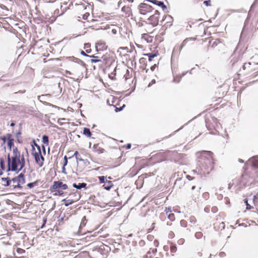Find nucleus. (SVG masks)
Instances as JSON below:
<instances>
[{
    "instance_id": "obj_1",
    "label": "nucleus",
    "mask_w": 258,
    "mask_h": 258,
    "mask_svg": "<svg viewBox=\"0 0 258 258\" xmlns=\"http://www.w3.org/2000/svg\"><path fill=\"white\" fill-rule=\"evenodd\" d=\"M8 170L19 172L24 168L26 164L23 153H21L17 147L13 148L8 155Z\"/></svg>"
},
{
    "instance_id": "obj_2",
    "label": "nucleus",
    "mask_w": 258,
    "mask_h": 258,
    "mask_svg": "<svg viewBox=\"0 0 258 258\" xmlns=\"http://www.w3.org/2000/svg\"><path fill=\"white\" fill-rule=\"evenodd\" d=\"M200 168L203 174H209L214 169L213 153L211 151H202L200 153Z\"/></svg>"
},
{
    "instance_id": "obj_3",
    "label": "nucleus",
    "mask_w": 258,
    "mask_h": 258,
    "mask_svg": "<svg viewBox=\"0 0 258 258\" xmlns=\"http://www.w3.org/2000/svg\"><path fill=\"white\" fill-rule=\"evenodd\" d=\"M161 22L163 24L162 27L159 33L155 36V38L159 42L163 41V39L161 37L165 34L166 29L172 26L173 18L170 15H167L165 16Z\"/></svg>"
},
{
    "instance_id": "obj_4",
    "label": "nucleus",
    "mask_w": 258,
    "mask_h": 258,
    "mask_svg": "<svg viewBox=\"0 0 258 258\" xmlns=\"http://www.w3.org/2000/svg\"><path fill=\"white\" fill-rule=\"evenodd\" d=\"M68 188L67 184L63 183L61 181H54L50 187V191L55 196H61L64 194L63 191Z\"/></svg>"
},
{
    "instance_id": "obj_5",
    "label": "nucleus",
    "mask_w": 258,
    "mask_h": 258,
    "mask_svg": "<svg viewBox=\"0 0 258 258\" xmlns=\"http://www.w3.org/2000/svg\"><path fill=\"white\" fill-rule=\"evenodd\" d=\"M221 41L219 39H213L212 37H208L202 40V44L203 45V49L205 51L209 50V47L215 48Z\"/></svg>"
},
{
    "instance_id": "obj_6",
    "label": "nucleus",
    "mask_w": 258,
    "mask_h": 258,
    "mask_svg": "<svg viewBox=\"0 0 258 258\" xmlns=\"http://www.w3.org/2000/svg\"><path fill=\"white\" fill-rule=\"evenodd\" d=\"M32 155L34 157L35 161L39 167H41L44 165V158L42 155L40 146H38V150H35L32 145Z\"/></svg>"
},
{
    "instance_id": "obj_7",
    "label": "nucleus",
    "mask_w": 258,
    "mask_h": 258,
    "mask_svg": "<svg viewBox=\"0 0 258 258\" xmlns=\"http://www.w3.org/2000/svg\"><path fill=\"white\" fill-rule=\"evenodd\" d=\"M24 176L21 173L12 179L10 180V186L14 189L21 188L22 185L24 183Z\"/></svg>"
},
{
    "instance_id": "obj_8",
    "label": "nucleus",
    "mask_w": 258,
    "mask_h": 258,
    "mask_svg": "<svg viewBox=\"0 0 258 258\" xmlns=\"http://www.w3.org/2000/svg\"><path fill=\"white\" fill-rule=\"evenodd\" d=\"M206 126L209 130H217L220 124L219 122L218 119L214 116H210L206 119Z\"/></svg>"
},
{
    "instance_id": "obj_9",
    "label": "nucleus",
    "mask_w": 258,
    "mask_h": 258,
    "mask_svg": "<svg viewBox=\"0 0 258 258\" xmlns=\"http://www.w3.org/2000/svg\"><path fill=\"white\" fill-rule=\"evenodd\" d=\"M159 18L160 12L158 10H156L154 14L147 19V23L151 25L153 27H156L159 24Z\"/></svg>"
},
{
    "instance_id": "obj_10",
    "label": "nucleus",
    "mask_w": 258,
    "mask_h": 258,
    "mask_svg": "<svg viewBox=\"0 0 258 258\" xmlns=\"http://www.w3.org/2000/svg\"><path fill=\"white\" fill-rule=\"evenodd\" d=\"M138 9L140 14L143 15H146L153 10V8L150 5L146 3H141Z\"/></svg>"
},
{
    "instance_id": "obj_11",
    "label": "nucleus",
    "mask_w": 258,
    "mask_h": 258,
    "mask_svg": "<svg viewBox=\"0 0 258 258\" xmlns=\"http://www.w3.org/2000/svg\"><path fill=\"white\" fill-rule=\"evenodd\" d=\"M243 70L245 71L246 75H250V77H255L257 75V72H254L255 71L254 66L251 63H245L243 66Z\"/></svg>"
},
{
    "instance_id": "obj_12",
    "label": "nucleus",
    "mask_w": 258,
    "mask_h": 258,
    "mask_svg": "<svg viewBox=\"0 0 258 258\" xmlns=\"http://www.w3.org/2000/svg\"><path fill=\"white\" fill-rule=\"evenodd\" d=\"M167 217L170 221H174L175 220V216L173 213V209L171 207H165L164 212L161 214L162 218Z\"/></svg>"
},
{
    "instance_id": "obj_13",
    "label": "nucleus",
    "mask_w": 258,
    "mask_h": 258,
    "mask_svg": "<svg viewBox=\"0 0 258 258\" xmlns=\"http://www.w3.org/2000/svg\"><path fill=\"white\" fill-rule=\"evenodd\" d=\"M119 101V100L117 98L114 96H111L110 98L108 99L107 103L109 105L113 106L115 108V110L116 112H118L121 111L123 107L125 106V105L123 104L122 106L118 107L117 103Z\"/></svg>"
},
{
    "instance_id": "obj_14",
    "label": "nucleus",
    "mask_w": 258,
    "mask_h": 258,
    "mask_svg": "<svg viewBox=\"0 0 258 258\" xmlns=\"http://www.w3.org/2000/svg\"><path fill=\"white\" fill-rule=\"evenodd\" d=\"M132 5H124L121 8L122 16L125 18H128L133 16Z\"/></svg>"
},
{
    "instance_id": "obj_15",
    "label": "nucleus",
    "mask_w": 258,
    "mask_h": 258,
    "mask_svg": "<svg viewBox=\"0 0 258 258\" xmlns=\"http://www.w3.org/2000/svg\"><path fill=\"white\" fill-rule=\"evenodd\" d=\"M196 188V186L195 185L192 186L191 187V191L189 194L190 197L194 201H196L200 195L201 187H198L197 188V189L195 190Z\"/></svg>"
},
{
    "instance_id": "obj_16",
    "label": "nucleus",
    "mask_w": 258,
    "mask_h": 258,
    "mask_svg": "<svg viewBox=\"0 0 258 258\" xmlns=\"http://www.w3.org/2000/svg\"><path fill=\"white\" fill-rule=\"evenodd\" d=\"M113 61L112 57L110 56L109 54L107 53L103 55L101 57V62H102L104 65H110Z\"/></svg>"
},
{
    "instance_id": "obj_17",
    "label": "nucleus",
    "mask_w": 258,
    "mask_h": 258,
    "mask_svg": "<svg viewBox=\"0 0 258 258\" xmlns=\"http://www.w3.org/2000/svg\"><path fill=\"white\" fill-rule=\"evenodd\" d=\"M154 39V36L150 35L148 33H144L141 35V42L144 43H152Z\"/></svg>"
},
{
    "instance_id": "obj_18",
    "label": "nucleus",
    "mask_w": 258,
    "mask_h": 258,
    "mask_svg": "<svg viewBox=\"0 0 258 258\" xmlns=\"http://www.w3.org/2000/svg\"><path fill=\"white\" fill-rule=\"evenodd\" d=\"M92 150L93 152L98 154H102L105 151L104 149L99 143L94 144Z\"/></svg>"
},
{
    "instance_id": "obj_19",
    "label": "nucleus",
    "mask_w": 258,
    "mask_h": 258,
    "mask_svg": "<svg viewBox=\"0 0 258 258\" xmlns=\"http://www.w3.org/2000/svg\"><path fill=\"white\" fill-rule=\"evenodd\" d=\"M10 171L8 170V160L7 164H6L5 161L3 158L0 159V174H2L3 171Z\"/></svg>"
},
{
    "instance_id": "obj_20",
    "label": "nucleus",
    "mask_w": 258,
    "mask_h": 258,
    "mask_svg": "<svg viewBox=\"0 0 258 258\" xmlns=\"http://www.w3.org/2000/svg\"><path fill=\"white\" fill-rule=\"evenodd\" d=\"M7 145L10 149L14 147V140L11 134H7Z\"/></svg>"
},
{
    "instance_id": "obj_21",
    "label": "nucleus",
    "mask_w": 258,
    "mask_h": 258,
    "mask_svg": "<svg viewBox=\"0 0 258 258\" xmlns=\"http://www.w3.org/2000/svg\"><path fill=\"white\" fill-rule=\"evenodd\" d=\"M106 48L107 45L104 42H98L96 44V49L97 51L105 50Z\"/></svg>"
},
{
    "instance_id": "obj_22",
    "label": "nucleus",
    "mask_w": 258,
    "mask_h": 258,
    "mask_svg": "<svg viewBox=\"0 0 258 258\" xmlns=\"http://www.w3.org/2000/svg\"><path fill=\"white\" fill-rule=\"evenodd\" d=\"M73 157H75L77 162L79 161H83V159L81 157L78 151H76L73 155H70V156L69 157V159H71Z\"/></svg>"
},
{
    "instance_id": "obj_23",
    "label": "nucleus",
    "mask_w": 258,
    "mask_h": 258,
    "mask_svg": "<svg viewBox=\"0 0 258 258\" xmlns=\"http://www.w3.org/2000/svg\"><path fill=\"white\" fill-rule=\"evenodd\" d=\"M113 186V184L111 181L110 180H106L104 184L102 185V187L107 190H109Z\"/></svg>"
},
{
    "instance_id": "obj_24",
    "label": "nucleus",
    "mask_w": 258,
    "mask_h": 258,
    "mask_svg": "<svg viewBox=\"0 0 258 258\" xmlns=\"http://www.w3.org/2000/svg\"><path fill=\"white\" fill-rule=\"evenodd\" d=\"M79 66L78 65H76V67H74L72 69V70L73 72V73H72L71 72H70L69 71L66 70L65 71V75L66 76H67L68 75H71L74 74L75 73H77L79 71Z\"/></svg>"
},
{
    "instance_id": "obj_25",
    "label": "nucleus",
    "mask_w": 258,
    "mask_h": 258,
    "mask_svg": "<svg viewBox=\"0 0 258 258\" xmlns=\"http://www.w3.org/2000/svg\"><path fill=\"white\" fill-rule=\"evenodd\" d=\"M10 180L8 179V178H4L0 177V185H3L5 186H10Z\"/></svg>"
},
{
    "instance_id": "obj_26",
    "label": "nucleus",
    "mask_w": 258,
    "mask_h": 258,
    "mask_svg": "<svg viewBox=\"0 0 258 258\" xmlns=\"http://www.w3.org/2000/svg\"><path fill=\"white\" fill-rule=\"evenodd\" d=\"M73 186L75 188H76L77 189H80L82 188H84L85 189L87 188V184L86 183L83 182V183H79L78 184H77L76 183H73Z\"/></svg>"
},
{
    "instance_id": "obj_27",
    "label": "nucleus",
    "mask_w": 258,
    "mask_h": 258,
    "mask_svg": "<svg viewBox=\"0 0 258 258\" xmlns=\"http://www.w3.org/2000/svg\"><path fill=\"white\" fill-rule=\"evenodd\" d=\"M196 39V38H186L185 40L183 41L182 43L180 45L181 49L183 47L185 46L188 42H189L191 41H195Z\"/></svg>"
},
{
    "instance_id": "obj_28",
    "label": "nucleus",
    "mask_w": 258,
    "mask_h": 258,
    "mask_svg": "<svg viewBox=\"0 0 258 258\" xmlns=\"http://www.w3.org/2000/svg\"><path fill=\"white\" fill-rule=\"evenodd\" d=\"M57 123L60 125H63L66 124H69V120L64 118H58L57 120Z\"/></svg>"
},
{
    "instance_id": "obj_29",
    "label": "nucleus",
    "mask_w": 258,
    "mask_h": 258,
    "mask_svg": "<svg viewBox=\"0 0 258 258\" xmlns=\"http://www.w3.org/2000/svg\"><path fill=\"white\" fill-rule=\"evenodd\" d=\"M132 76V75L130 73V71L127 69L125 68L124 74L123 75V78H124L125 80L126 81L127 80L130 79Z\"/></svg>"
},
{
    "instance_id": "obj_30",
    "label": "nucleus",
    "mask_w": 258,
    "mask_h": 258,
    "mask_svg": "<svg viewBox=\"0 0 258 258\" xmlns=\"http://www.w3.org/2000/svg\"><path fill=\"white\" fill-rule=\"evenodd\" d=\"M90 57H92L93 58L91 59V63H96L98 62H101V57L99 56H95L94 55H91L90 56Z\"/></svg>"
},
{
    "instance_id": "obj_31",
    "label": "nucleus",
    "mask_w": 258,
    "mask_h": 258,
    "mask_svg": "<svg viewBox=\"0 0 258 258\" xmlns=\"http://www.w3.org/2000/svg\"><path fill=\"white\" fill-rule=\"evenodd\" d=\"M151 2L158 6L162 7L163 10L166 8L164 3L161 1H159L158 0H152Z\"/></svg>"
},
{
    "instance_id": "obj_32",
    "label": "nucleus",
    "mask_w": 258,
    "mask_h": 258,
    "mask_svg": "<svg viewBox=\"0 0 258 258\" xmlns=\"http://www.w3.org/2000/svg\"><path fill=\"white\" fill-rule=\"evenodd\" d=\"M83 133L84 135H85L88 138H90L92 136V133L90 132V129L87 127L84 128Z\"/></svg>"
},
{
    "instance_id": "obj_33",
    "label": "nucleus",
    "mask_w": 258,
    "mask_h": 258,
    "mask_svg": "<svg viewBox=\"0 0 258 258\" xmlns=\"http://www.w3.org/2000/svg\"><path fill=\"white\" fill-rule=\"evenodd\" d=\"M152 175H154V173L152 172L143 174L139 177V180L140 179L143 180L145 178H147Z\"/></svg>"
},
{
    "instance_id": "obj_34",
    "label": "nucleus",
    "mask_w": 258,
    "mask_h": 258,
    "mask_svg": "<svg viewBox=\"0 0 258 258\" xmlns=\"http://www.w3.org/2000/svg\"><path fill=\"white\" fill-rule=\"evenodd\" d=\"M144 55L148 56L149 61H151L153 60V58L157 56V53H149L144 54Z\"/></svg>"
},
{
    "instance_id": "obj_35",
    "label": "nucleus",
    "mask_w": 258,
    "mask_h": 258,
    "mask_svg": "<svg viewBox=\"0 0 258 258\" xmlns=\"http://www.w3.org/2000/svg\"><path fill=\"white\" fill-rule=\"evenodd\" d=\"M62 202H64V205L65 206L67 207L71 204H72L73 203H74L75 202V201H74L73 200H71V199H69V200H67V199H63L62 200Z\"/></svg>"
},
{
    "instance_id": "obj_36",
    "label": "nucleus",
    "mask_w": 258,
    "mask_h": 258,
    "mask_svg": "<svg viewBox=\"0 0 258 258\" xmlns=\"http://www.w3.org/2000/svg\"><path fill=\"white\" fill-rule=\"evenodd\" d=\"M42 142L44 144H45L46 146H48L49 144V140H48V137L46 135H44L42 137Z\"/></svg>"
},
{
    "instance_id": "obj_37",
    "label": "nucleus",
    "mask_w": 258,
    "mask_h": 258,
    "mask_svg": "<svg viewBox=\"0 0 258 258\" xmlns=\"http://www.w3.org/2000/svg\"><path fill=\"white\" fill-rule=\"evenodd\" d=\"M170 250L171 252L172 253L176 252V251H177V247L175 244H174L173 243H171L170 245Z\"/></svg>"
},
{
    "instance_id": "obj_38",
    "label": "nucleus",
    "mask_w": 258,
    "mask_h": 258,
    "mask_svg": "<svg viewBox=\"0 0 258 258\" xmlns=\"http://www.w3.org/2000/svg\"><path fill=\"white\" fill-rule=\"evenodd\" d=\"M90 46V44L89 43H85L84 45V49H85L86 52L87 53H90L91 52Z\"/></svg>"
},
{
    "instance_id": "obj_39",
    "label": "nucleus",
    "mask_w": 258,
    "mask_h": 258,
    "mask_svg": "<svg viewBox=\"0 0 258 258\" xmlns=\"http://www.w3.org/2000/svg\"><path fill=\"white\" fill-rule=\"evenodd\" d=\"M38 181L36 180L33 182L29 183L27 184V186L30 188H33V187L37 186L38 185Z\"/></svg>"
},
{
    "instance_id": "obj_40",
    "label": "nucleus",
    "mask_w": 258,
    "mask_h": 258,
    "mask_svg": "<svg viewBox=\"0 0 258 258\" xmlns=\"http://www.w3.org/2000/svg\"><path fill=\"white\" fill-rule=\"evenodd\" d=\"M99 183H104L105 181L107 180L106 176H101L98 177Z\"/></svg>"
},
{
    "instance_id": "obj_41",
    "label": "nucleus",
    "mask_w": 258,
    "mask_h": 258,
    "mask_svg": "<svg viewBox=\"0 0 258 258\" xmlns=\"http://www.w3.org/2000/svg\"><path fill=\"white\" fill-rule=\"evenodd\" d=\"M171 155L172 157H177V158H181V154L180 153H178L175 151L172 152L171 153Z\"/></svg>"
},
{
    "instance_id": "obj_42",
    "label": "nucleus",
    "mask_w": 258,
    "mask_h": 258,
    "mask_svg": "<svg viewBox=\"0 0 258 258\" xmlns=\"http://www.w3.org/2000/svg\"><path fill=\"white\" fill-rule=\"evenodd\" d=\"M126 2H128L129 3H132L134 2V0H120L118 2V6H120L122 3H123L125 4Z\"/></svg>"
},
{
    "instance_id": "obj_43",
    "label": "nucleus",
    "mask_w": 258,
    "mask_h": 258,
    "mask_svg": "<svg viewBox=\"0 0 258 258\" xmlns=\"http://www.w3.org/2000/svg\"><path fill=\"white\" fill-rule=\"evenodd\" d=\"M87 220L86 219V217L84 216L82 220V221H81V223L80 224V227H83L85 226V225L87 223Z\"/></svg>"
},
{
    "instance_id": "obj_44",
    "label": "nucleus",
    "mask_w": 258,
    "mask_h": 258,
    "mask_svg": "<svg viewBox=\"0 0 258 258\" xmlns=\"http://www.w3.org/2000/svg\"><path fill=\"white\" fill-rule=\"evenodd\" d=\"M189 222L193 225L195 224L197 222V219L196 217L193 216H191L189 217Z\"/></svg>"
},
{
    "instance_id": "obj_45",
    "label": "nucleus",
    "mask_w": 258,
    "mask_h": 258,
    "mask_svg": "<svg viewBox=\"0 0 258 258\" xmlns=\"http://www.w3.org/2000/svg\"><path fill=\"white\" fill-rule=\"evenodd\" d=\"M180 226L182 227H186L187 225V221L185 220H181L180 222Z\"/></svg>"
},
{
    "instance_id": "obj_46",
    "label": "nucleus",
    "mask_w": 258,
    "mask_h": 258,
    "mask_svg": "<svg viewBox=\"0 0 258 258\" xmlns=\"http://www.w3.org/2000/svg\"><path fill=\"white\" fill-rule=\"evenodd\" d=\"M168 236L169 238L172 239L175 237V234L173 231H170L168 233Z\"/></svg>"
},
{
    "instance_id": "obj_47",
    "label": "nucleus",
    "mask_w": 258,
    "mask_h": 258,
    "mask_svg": "<svg viewBox=\"0 0 258 258\" xmlns=\"http://www.w3.org/2000/svg\"><path fill=\"white\" fill-rule=\"evenodd\" d=\"M195 236L197 238L200 239L203 236V233L201 232H197L195 234Z\"/></svg>"
},
{
    "instance_id": "obj_48",
    "label": "nucleus",
    "mask_w": 258,
    "mask_h": 258,
    "mask_svg": "<svg viewBox=\"0 0 258 258\" xmlns=\"http://www.w3.org/2000/svg\"><path fill=\"white\" fill-rule=\"evenodd\" d=\"M210 195L209 192H205L203 194V197L205 200H208L209 198Z\"/></svg>"
},
{
    "instance_id": "obj_49",
    "label": "nucleus",
    "mask_w": 258,
    "mask_h": 258,
    "mask_svg": "<svg viewBox=\"0 0 258 258\" xmlns=\"http://www.w3.org/2000/svg\"><path fill=\"white\" fill-rule=\"evenodd\" d=\"M16 251L19 254H21L24 253L25 252V250L24 249H22V248H17V250H16Z\"/></svg>"
},
{
    "instance_id": "obj_50",
    "label": "nucleus",
    "mask_w": 258,
    "mask_h": 258,
    "mask_svg": "<svg viewBox=\"0 0 258 258\" xmlns=\"http://www.w3.org/2000/svg\"><path fill=\"white\" fill-rule=\"evenodd\" d=\"M90 16L89 13L86 12L83 15V19L84 20H87L88 17Z\"/></svg>"
},
{
    "instance_id": "obj_51",
    "label": "nucleus",
    "mask_w": 258,
    "mask_h": 258,
    "mask_svg": "<svg viewBox=\"0 0 258 258\" xmlns=\"http://www.w3.org/2000/svg\"><path fill=\"white\" fill-rule=\"evenodd\" d=\"M69 158V157L68 158L67 156H65L64 157V162H63V166H66L67 164H68V159Z\"/></svg>"
},
{
    "instance_id": "obj_52",
    "label": "nucleus",
    "mask_w": 258,
    "mask_h": 258,
    "mask_svg": "<svg viewBox=\"0 0 258 258\" xmlns=\"http://www.w3.org/2000/svg\"><path fill=\"white\" fill-rule=\"evenodd\" d=\"M204 4L207 7L210 6H211V1L210 0L205 1H204Z\"/></svg>"
},
{
    "instance_id": "obj_53",
    "label": "nucleus",
    "mask_w": 258,
    "mask_h": 258,
    "mask_svg": "<svg viewBox=\"0 0 258 258\" xmlns=\"http://www.w3.org/2000/svg\"><path fill=\"white\" fill-rule=\"evenodd\" d=\"M123 148H124L125 149H130L131 148V144H127L126 145H125L123 146Z\"/></svg>"
},
{
    "instance_id": "obj_54",
    "label": "nucleus",
    "mask_w": 258,
    "mask_h": 258,
    "mask_svg": "<svg viewBox=\"0 0 258 258\" xmlns=\"http://www.w3.org/2000/svg\"><path fill=\"white\" fill-rule=\"evenodd\" d=\"M136 45L138 48H143L144 47V46L143 44H139V43H136Z\"/></svg>"
},
{
    "instance_id": "obj_55",
    "label": "nucleus",
    "mask_w": 258,
    "mask_h": 258,
    "mask_svg": "<svg viewBox=\"0 0 258 258\" xmlns=\"http://www.w3.org/2000/svg\"><path fill=\"white\" fill-rule=\"evenodd\" d=\"M1 139L2 140H3V141L5 143L6 140H7V134L6 135V136H3L1 138Z\"/></svg>"
},
{
    "instance_id": "obj_56",
    "label": "nucleus",
    "mask_w": 258,
    "mask_h": 258,
    "mask_svg": "<svg viewBox=\"0 0 258 258\" xmlns=\"http://www.w3.org/2000/svg\"><path fill=\"white\" fill-rule=\"evenodd\" d=\"M81 54L83 55H84V56H89L90 57V56H91L90 55H88L85 52H84V51H82L81 52Z\"/></svg>"
},
{
    "instance_id": "obj_57",
    "label": "nucleus",
    "mask_w": 258,
    "mask_h": 258,
    "mask_svg": "<svg viewBox=\"0 0 258 258\" xmlns=\"http://www.w3.org/2000/svg\"><path fill=\"white\" fill-rule=\"evenodd\" d=\"M0 8L3 10H8L7 7L5 6V5H0Z\"/></svg>"
},
{
    "instance_id": "obj_58",
    "label": "nucleus",
    "mask_w": 258,
    "mask_h": 258,
    "mask_svg": "<svg viewBox=\"0 0 258 258\" xmlns=\"http://www.w3.org/2000/svg\"><path fill=\"white\" fill-rule=\"evenodd\" d=\"M67 154L68 155L69 157L70 156V155H73V151L70 150L67 152Z\"/></svg>"
},
{
    "instance_id": "obj_59",
    "label": "nucleus",
    "mask_w": 258,
    "mask_h": 258,
    "mask_svg": "<svg viewBox=\"0 0 258 258\" xmlns=\"http://www.w3.org/2000/svg\"><path fill=\"white\" fill-rule=\"evenodd\" d=\"M156 82L155 80H152L151 82L148 85V87H150V86H151L152 85L155 84Z\"/></svg>"
},
{
    "instance_id": "obj_60",
    "label": "nucleus",
    "mask_w": 258,
    "mask_h": 258,
    "mask_svg": "<svg viewBox=\"0 0 258 258\" xmlns=\"http://www.w3.org/2000/svg\"><path fill=\"white\" fill-rule=\"evenodd\" d=\"M156 67V64H154V65H153V66H152V67H151V70L152 71H154L155 70V69Z\"/></svg>"
},
{
    "instance_id": "obj_61",
    "label": "nucleus",
    "mask_w": 258,
    "mask_h": 258,
    "mask_svg": "<svg viewBox=\"0 0 258 258\" xmlns=\"http://www.w3.org/2000/svg\"><path fill=\"white\" fill-rule=\"evenodd\" d=\"M33 144H34V145L37 148V149H35V150H38V146H39L36 143L35 141H33Z\"/></svg>"
},
{
    "instance_id": "obj_62",
    "label": "nucleus",
    "mask_w": 258,
    "mask_h": 258,
    "mask_svg": "<svg viewBox=\"0 0 258 258\" xmlns=\"http://www.w3.org/2000/svg\"><path fill=\"white\" fill-rule=\"evenodd\" d=\"M184 242V239H180L178 240V243H180V244H182Z\"/></svg>"
},
{
    "instance_id": "obj_63",
    "label": "nucleus",
    "mask_w": 258,
    "mask_h": 258,
    "mask_svg": "<svg viewBox=\"0 0 258 258\" xmlns=\"http://www.w3.org/2000/svg\"><path fill=\"white\" fill-rule=\"evenodd\" d=\"M62 172H63V173H65V170H66V169H65V166H64L63 165V167H62Z\"/></svg>"
},
{
    "instance_id": "obj_64",
    "label": "nucleus",
    "mask_w": 258,
    "mask_h": 258,
    "mask_svg": "<svg viewBox=\"0 0 258 258\" xmlns=\"http://www.w3.org/2000/svg\"><path fill=\"white\" fill-rule=\"evenodd\" d=\"M112 32L113 34H116V30L115 29H112Z\"/></svg>"
}]
</instances>
